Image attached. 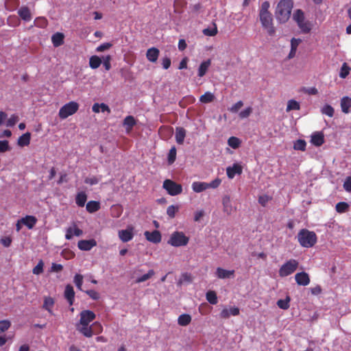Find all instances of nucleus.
<instances>
[{"label": "nucleus", "mask_w": 351, "mask_h": 351, "mask_svg": "<svg viewBox=\"0 0 351 351\" xmlns=\"http://www.w3.org/2000/svg\"><path fill=\"white\" fill-rule=\"evenodd\" d=\"M80 324L77 326V330L84 337H91L92 333L89 324L95 319V313L90 310H84L80 312Z\"/></svg>", "instance_id": "f257e3e1"}, {"label": "nucleus", "mask_w": 351, "mask_h": 351, "mask_svg": "<svg viewBox=\"0 0 351 351\" xmlns=\"http://www.w3.org/2000/svg\"><path fill=\"white\" fill-rule=\"evenodd\" d=\"M293 6L292 0H280L278 3L276 16L280 23H286L290 18Z\"/></svg>", "instance_id": "f03ea898"}, {"label": "nucleus", "mask_w": 351, "mask_h": 351, "mask_svg": "<svg viewBox=\"0 0 351 351\" xmlns=\"http://www.w3.org/2000/svg\"><path fill=\"white\" fill-rule=\"evenodd\" d=\"M298 241L300 245L303 247H312L315 245L317 241L316 234L307 229L303 228L298 233Z\"/></svg>", "instance_id": "7ed1b4c3"}, {"label": "nucleus", "mask_w": 351, "mask_h": 351, "mask_svg": "<svg viewBox=\"0 0 351 351\" xmlns=\"http://www.w3.org/2000/svg\"><path fill=\"white\" fill-rule=\"evenodd\" d=\"M189 241V237L181 231H175L171 235L167 243L173 247L186 246Z\"/></svg>", "instance_id": "20e7f679"}, {"label": "nucleus", "mask_w": 351, "mask_h": 351, "mask_svg": "<svg viewBox=\"0 0 351 351\" xmlns=\"http://www.w3.org/2000/svg\"><path fill=\"white\" fill-rule=\"evenodd\" d=\"M293 20L297 23L302 32L308 33L311 29V25L308 21H305L304 14L301 10H297L293 15Z\"/></svg>", "instance_id": "39448f33"}, {"label": "nucleus", "mask_w": 351, "mask_h": 351, "mask_svg": "<svg viewBox=\"0 0 351 351\" xmlns=\"http://www.w3.org/2000/svg\"><path fill=\"white\" fill-rule=\"evenodd\" d=\"M299 263L295 259H290L285 263L279 269L278 274L282 278L293 274L298 269Z\"/></svg>", "instance_id": "423d86ee"}, {"label": "nucleus", "mask_w": 351, "mask_h": 351, "mask_svg": "<svg viewBox=\"0 0 351 351\" xmlns=\"http://www.w3.org/2000/svg\"><path fill=\"white\" fill-rule=\"evenodd\" d=\"M79 109V104L75 101H70L60 108L58 115L61 119H65L74 114Z\"/></svg>", "instance_id": "0eeeda50"}, {"label": "nucleus", "mask_w": 351, "mask_h": 351, "mask_svg": "<svg viewBox=\"0 0 351 351\" xmlns=\"http://www.w3.org/2000/svg\"><path fill=\"white\" fill-rule=\"evenodd\" d=\"M260 21L263 27L267 29L270 36L275 34V27L273 25V19L270 12L259 13Z\"/></svg>", "instance_id": "6e6552de"}, {"label": "nucleus", "mask_w": 351, "mask_h": 351, "mask_svg": "<svg viewBox=\"0 0 351 351\" xmlns=\"http://www.w3.org/2000/svg\"><path fill=\"white\" fill-rule=\"evenodd\" d=\"M162 187L171 196L178 195L182 192V185L169 179H167L163 182Z\"/></svg>", "instance_id": "1a4fd4ad"}, {"label": "nucleus", "mask_w": 351, "mask_h": 351, "mask_svg": "<svg viewBox=\"0 0 351 351\" xmlns=\"http://www.w3.org/2000/svg\"><path fill=\"white\" fill-rule=\"evenodd\" d=\"M133 230V227H128L125 230H119L118 232V236L120 240L123 243L131 241L134 237Z\"/></svg>", "instance_id": "9d476101"}, {"label": "nucleus", "mask_w": 351, "mask_h": 351, "mask_svg": "<svg viewBox=\"0 0 351 351\" xmlns=\"http://www.w3.org/2000/svg\"><path fill=\"white\" fill-rule=\"evenodd\" d=\"M295 280L300 286H307L311 281L309 275L305 271L297 273L295 275Z\"/></svg>", "instance_id": "9b49d317"}, {"label": "nucleus", "mask_w": 351, "mask_h": 351, "mask_svg": "<svg viewBox=\"0 0 351 351\" xmlns=\"http://www.w3.org/2000/svg\"><path fill=\"white\" fill-rule=\"evenodd\" d=\"M96 245L97 242L95 239L81 240L77 243V247L79 249L84 251L90 250L93 247Z\"/></svg>", "instance_id": "f8f14e48"}, {"label": "nucleus", "mask_w": 351, "mask_h": 351, "mask_svg": "<svg viewBox=\"0 0 351 351\" xmlns=\"http://www.w3.org/2000/svg\"><path fill=\"white\" fill-rule=\"evenodd\" d=\"M146 239L154 243H158L161 241V234L158 230H154L152 232L146 231L145 232Z\"/></svg>", "instance_id": "ddd939ff"}, {"label": "nucleus", "mask_w": 351, "mask_h": 351, "mask_svg": "<svg viewBox=\"0 0 351 351\" xmlns=\"http://www.w3.org/2000/svg\"><path fill=\"white\" fill-rule=\"evenodd\" d=\"M242 171V167L237 163H234L232 167H228L226 169L227 176L230 179H232L236 174L241 175Z\"/></svg>", "instance_id": "4468645a"}, {"label": "nucleus", "mask_w": 351, "mask_h": 351, "mask_svg": "<svg viewBox=\"0 0 351 351\" xmlns=\"http://www.w3.org/2000/svg\"><path fill=\"white\" fill-rule=\"evenodd\" d=\"M17 13L20 18L24 21H29L32 19L29 8L25 5L21 6L18 10Z\"/></svg>", "instance_id": "2eb2a0df"}, {"label": "nucleus", "mask_w": 351, "mask_h": 351, "mask_svg": "<svg viewBox=\"0 0 351 351\" xmlns=\"http://www.w3.org/2000/svg\"><path fill=\"white\" fill-rule=\"evenodd\" d=\"M240 313L238 307H231L229 309L227 308H223L220 313V317L223 319H228L230 315L236 316Z\"/></svg>", "instance_id": "dca6fc26"}, {"label": "nucleus", "mask_w": 351, "mask_h": 351, "mask_svg": "<svg viewBox=\"0 0 351 351\" xmlns=\"http://www.w3.org/2000/svg\"><path fill=\"white\" fill-rule=\"evenodd\" d=\"M311 143L317 147L322 145L324 143V135L322 132H317L311 136Z\"/></svg>", "instance_id": "f3484780"}, {"label": "nucleus", "mask_w": 351, "mask_h": 351, "mask_svg": "<svg viewBox=\"0 0 351 351\" xmlns=\"http://www.w3.org/2000/svg\"><path fill=\"white\" fill-rule=\"evenodd\" d=\"M217 276L221 279L230 278L234 277V270H226L221 267H218L216 270Z\"/></svg>", "instance_id": "a211bd4d"}, {"label": "nucleus", "mask_w": 351, "mask_h": 351, "mask_svg": "<svg viewBox=\"0 0 351 351\" xmlns=\"http://www.w3.org/2000/svg\"><path fill=\"white\" fill-rule=\"evenodd\" d=\"M160 51L156 47H152L147 49L146 57L149 62H156L159 56Z\"/></svg>", "instance_id": "6ab92c4d"}, {"label": "nucleus", "mask_w": 351, "mask_h": 351, "mask_svg": "<svg viewBox=\"0 0 351 351\" xmlns=\"http://www.w3.org/2000/svg\"><path fill=\"white\" fill-rule=\"evenodd\" d=\"M22 224L26 226L29 229H32L37 222V219L34 216L27 215L21 219Z\"/></svg>", "instance_id": "aec40b11"}, {"label": "nucleus", "mask_w": 351, "mask_h": 351, "mask_svg": "<svg viewBox=\"0 0 351 351\" xmlns=\"http://www.w3.org/2000/svg\"><path fill=\"white\" fill-rule=\"evenodd\" d=\"M64 297L69 302L70 305H72L74 302L75 291L71 285H67L64 290Z\"/></svg>", "instance_id": "412c9836"}, {"label": "nucleus", "mask_w": 351, "mask_h": 351, "mask_svg": "<svg viewBox=\"0 0 351 351\" xmlns=\"http://www.w3.org/2000/svg\"><path fill=\"white\" fill-rule=\"evenodd\" d=\"M64 35L60 32H56L51 36V42L55 47H58L63 45Z\"/></svg>", "instance_id": "4be33fe9"}, {"label": "nucleus", "mask_w": 351, "mask_h": 351, "mask_svg": "<svg viewBox=\"0 0 351 351\" xmlns=\"http://www.w3.org/2000/svg\"><path fill=\"white\" fill-rule=\"evenodd\" d=\"M101 208V204L98 201H89L86 205V209L89 213H94Z\"/></svg>", "instance_id": "5701e85b"}, {"label": "nucleus", "mask_w": 351, "mask_h": 351, "mask_svg": "<svg viewBox=\"0 0 351 351\" xmlns=\"http://www.w3.org/2000/svg\"><path fill=\"white\" fill-rule=\"evenodd\" d=\"M186 136V130L184 128L178 127L176 129V141L179 145L184 143V138Z\"/></svg>", "instance_id": "b1692460"}, {"label": "nucleus", "mask_w": 351, "mask_h": 351, "mask_svg": "<svg viewBox=\"0 0 351 351\" xmlns=\"http://www.w3.org/2000/svg\"><path fill=\"white\" fill-rule=\"evenodd\" d=\"M87 200V195L84 191H80L76 194L75 204L79 207H84Z\"/></svg>", "instance_id": "393cba45"}, {"label": "nucleus", "mask_w": 351, "mask_h": 351, "mask_svg": "<svg viewBox=\"0 0 351 351\" xmlns=\"http://www.w3.org/2000/svg\"><path fill=\"white\" fill-rule=\"evenodd\" d=\"M210 64L211 60L210 59L202 62L198 68V76L202 77L205 75Z\"/></svg>", "instance_id": "a878e982"}, {"label": "nucleus", "mask_w": 351, "mask_h": 351, "mask_svg": "<svg viewBox=\"0 0 351 351\" xmlns=\"http://www.w3.org/2000/svg\"><path fill=\"white\" fill-rule=\"evenodd\" d=\"M136 124V119L133 116L131 115L127 116L124 119L123 123V126L125 127V129L128 132H130Z\"/></svg>", "instance_id": "bb28decb"}, {"label": "nucleus", "mask_w": 351, "mask_h": 351, "mask_svg": "<svg viewBox=\"0 0 351 351\" xmlns=\"http://www.w3.org/2000/svg\"><path fill=\"white\" fill-rule=\"evenodd\" d=\"M341 108L343 112L348 114L349 109L351 108V98L346 96L341 99Z\"/></svg>", "instance_id": "cd10ccee"}, {"label": "nucleus", "mask_w": 351, "mask_h": 351, "mask_svg": "<svg viewBox=\"0 0 351 351\" xmlns=\"http://www.w3.org/2000/svg\"><path fill=\"white\" fill-rule=\"evenodd\" d=\"M192 189L195 193H201L208 189V183L204 182H194L192 184Z\"/></svg>", "instance_id": "c85d7f7f"}, {"label": "nucleus", "mask_w": 351, "mask_h": 351, "mask_svg": "<svg viewBox=\"0 0 351 351\" xmlns=\"http://www.w3.org/2000/svg\"><path fill=\"white\" fill-rule=\"evenodd\" d=\"M31 134L26 132L21 135L18 139V145L21 147L27 146L30 143Z\"/></svg>", "instance_id": "c756f323"}, {"label": "nucleus", "mask_w": 351, "mask_h": 351, "mask_svg": "<svg viewBox=\"0 0 351 351\" xmlns=\"http://www.w3.org/2000/svg\"><path fill=\"white\" fill-rule=\"evenodd\" d=\"M191 322V316L189 314H182L178 318V324L181 326H188Z\"/></svg>", "instance_id": "7c9ffc66"}, {"label": "nucleus", "mask_w": 351, "mask_h": 351, "mask_svg": "<svg viewBox=\"0 0 351 351\" xmlns=\"http://www.w3.org/2000/svg\"><path fill=\"white\" fill-rule=\"evenodd\" d=\"M54 305V300L51 297H45L43 308L52 314V308Z\"/></svg>", "instance_id": "2f4dec72"}, {"label": "nucleus", "mask_w": 351, "mask_h": 351, "mask_svg": "<svg viewBox=\"0 0 351 351\" xmlns=\"http://www.w3.org/2000/svg\"><path fill=\"white\" fill-rule=\"evenodd\" d=\"M101 63V59L97 56H92L89 59V66L93 69L99 68Z\"/></svg>", "instance_id": "473e14b6"}, {"label": "nucleus", "mask_w": 351, "mask_h": 351, "mask_svg": "<svg viewBox=\"0 0 351 351\" xmlns=\"http://www.w3.org/2000/svg\"><path fill=\"white\" fill-rule=\"evenodd\" d=\"M47 25V19L43 16H38L34 21V25L39 28H45Z\"/></svg>", "instance_id": "72a5a7b5"}, {"label": "nucleus", "mask_w": 351, "mask_h": 351, "mask_svg": "<svg viewBox=\"0 0 351 351\" xmlns=\"http://www.w3.org/2000/svg\"><path fill=\"white\" fill-rule=\"evenodd\" d=\"M300 109V103L294 99L289 100L287 106V112L291 110H299Z\"/></svg>", "instance_id": "f704fd0d"}, {"label": "nucleus", "mask_w": 351, "mask_h": 351, "mask_svg": "<svg viewBox=\"0 0 351 351\" xmlns=\"http://www.w3.org/2000/svg\"><path fill=\"white\" fill-rule=\"evenodd\" d=\"M89 328H90L92 336L94 335L99 334L103 330L102 325L98 322H94L92 325L89 326Z\"/></svg>", "instance_id": "c9c22d12"}, {"label": "nucleus", "mask_w": 351, "mask_h": 351, "mask_svg": "<svg viewBox=\"0 0 351 351\" xmlns=\"http://www.w3.org/2000/svg\"><path fill=\"white\" fill-rule=\"evenodd\" d=\"M206 298L211 304H216L218 302L217 293L214 291H208L206 294Z\"/></svg>", "instance_id": "e433bc0d"}, {"label": "nucleus", "mask_w": 351, "mask_h": 351, "mask_svg": "<svg viewBox=\"0 0 351 351\" xmlns=\"http://www.w3.org/2000/svg\"><path fill=\"white\" fill-rule=\"evenodd\" d=\"M215 99L214 95L210 92H206L204 95H202L199 101L203 104H208L212 102Z\"/></svg>", "instance_id": "4c0bfd02"}, {"label": "nucleus", "mask_w": 351, "mask_h": 351, "mask_svg": "<svg viewBox=\"0 0 351 351\" xmlns=\"http://www.w3.org/2000/svg\"><path fill=\"white\" fill-rule=\"evenodd\" d=\"M350 71L351 68L349 65L346 62L343 63L339 72V77L345 79L350 74Z\"/></svg>", "instance_id": "58836bf2"}, {"label": "nucleus", "mask_w": 351, "mask_h": 351, "mask_svg": "<svg viewBox=\"0 0 351 351\" xmlns=\"http://www.w3.org/2000/svg\"><path fill=\"white\" fill-rule=\"evenodd\" d=\"M155 275V271L153 269H149L148 272L136 278V282L140 283L145 282Z\"/></svg>", "instance_id": "ea45409f"}, {"label": "nucleus", "mask_w": 351, "mask_h": 351, "mask_svg": "<svg viewBox=\"0 0 351 351\" xmlns=\"http://www.w3.org/2000/svg\"><path fill=\"white\" fill-rule=\"evenodd\" d=\"M306 147V143L304 140L299 139L297 140L293 145V149L295 150L305 151Z\"/></svg>", "instance_id": "a19ab883"}, {"label": "nucleus", "mask_w": 351, "mask_h": 351, "mask_svg": "<svg viewBox=\"0 0 351 351\" xmlns=\"http://www.w3.org/2000/svg\"><path fill=\"white\" fill-rule=\"evenodd\" d=\"M289 302H290L289 297H287L284 300H282V299L278 300L277 302V305L280 308L283 309V310H287L289 308Z\"/></svg>", "instance_id": "79ce46f5"}, {"label": "nucleus", "mask_w": 351, "mask_h": 351, "mask_svg": "<svg viewBox=\"0 0 351 351\" xmlns=\"http://www.w3.org/2000/svg\"><path fill=\"white\" fill-rule=\"evenodd\" d=\"M241 141L239 138L231 136L228 140V144L233 149H237L239 147Z\"/></svg>", "instance_id": "37998d69"}, {"label": "nucleus", "mask_w": 351, "mask_h": 351, "mask_svg": "<svg viewBox=\"0 0 351 351\" xmlns=\"http://www.w3.org/2000/svg\"><path fill=\"white\" fill-rule=\"evenodd\" d=\"M322 114L328 116L329 117H332L334 115V108L328 104L325 105L321 110Z\"/></svg>", "instance_id": "c03bdc74"}, {"label": "nucleus", "mask_w": 351, "mask_h": 351, "mask_svg": "<svg viewBox=\"0 0 351 351\" xmlns=\"http://www.w3.org/2000/svg\"><path fill=\"white\" fill-rule=\"evenodd\" d=\"M179 210V206L171 205L167 209V214L169 218L173 219L175 217L176 213Z\"/></svg>", "instance_id": "a18cd8bd"}, {"label": "nucleus", "mask_w": 351, "mask_h": 351, "mask_svg": "<svg viewBox=\"0 0 351 351\" xmlns=\"http://www.w3.org/2000/svg\"><path fill=\"white\" fill-rule=\"evenodd\" d=\"M349 205L344 202H339L336 204L335 208L337 213H343L348 209Z\"/></svg>", "instance_id": "49530a36"}, {"label": "nucleus", "mask_w": 351, "mask_h": 351, "mask_svg": "<svg viewBox=\"0 0 351 351\" xmlns=\"http://www.w3.org/2000/svg\"><path fill=\"white\" fill-rule=\"evenodd\" d=\"M192 282L191 275L189 273H183L178 281V285H182L184 282L190 283Z\"/></svg>", "instance_id": "de8ad7c7"}, {"label": "nucleus", "mask_w": 351, "mask_h": 351, "mask_svg": "<svg viewBox=\"0 0 351 351\" xmlns=\"http://www.w3.org/2000/svg\"><path fill=\"white\" fill-rule=\"evenodd\" d=\"M176 158V148L173 146L172 147L168 154V162L169 164H173Z\"/></svg>", "instance_id": "09e8293b"}, {"label": "nucleus", "mask_w": 351, "mask_h": 351, "mask_svg": "<svg viewBox=\"0 0 351 351\" xmlns=\"http://www.w3.org/2000/svg\"><path fill=\"white\" fill-rule=\"evenodd\" d=\"M74 283L79 290L82 291V286L83 283V276L81 274H76L74 277Z\"/></svg>", "instance_id": "8fccbe9b"}, {"label": "nucleus", "mask_w": 351, "mask_h": 351, "mask_svg": "<svg viewBox=\"0 0 351 351\" xmlns=\"http://www.w3.org/2000/svg\"><path fill=\"white\" fill-rule=\"evenodd\" d=\"M223 210L225 212L229 213L232 210L230 206V199L229 197H225L223 198Z\"/></svg>", "instance_id": "3c124183"}, {"label": "nucleus", "mask_w": 351, "mask_h": 351, "mask_svg": "<svg viewBox=\"0 0 351 351\" xmlns=\"http://www.w3.org/2000/svg\"><path fill=\"white\" fill-rule=\"evenodd\" d=\"M43 266H44L43 261L42 260H40L38 263L37 265L34 267V269L32 270L33 274L38 275V274H40L41 273H43Z\"/></svg>", "instance_id": "603ef678"}, {"label": "nucleus", "mask_w": 351, "mask_h": 351, "mask_svg": "<svg viewBox=\"0 0 351 351\" xmlns=\"http://www.w3.org/2000/svg\"><path fill=\"white\" fill-rule=\"evenodd\" d=\"M11 326V323L8 320L0 321V333L7 330Z\"/></svg>", "instance_id": "864d4df0"}, {"label": "nucleus", "mask_w": 351, "mask_h": 351, "mask_svg": "<svg viewBox=\"0 0 351 351\" xmlns=\"http://www.w3.org/2000/svg\"><path fill=\"white\" fill-rule=\"evenodd\" d=\"M203 33L206 36H214L217 34V28L216 26L213 28H206L203 30Z\"/></svg>", "instance_id": "5fc2aeb1"}, {"label": "nucleus", "mask_w": 351, "mask_h": 351, "mask_svg": "<svg viewBox=\"0 0 351 351\" xmlns=\"http://www.w3.org/2000/svg\"><path fill=\"white\" fill-rule=\"evenodd\" d=\"M86 293L93 300H97L99 299V293L95 290H87Z\"/></svg>", "instance_id": "6e6d98bb"}, {"label": "nucleus", "mask_w": 351, "mask_h": 351, "mask_svg": "<svg viewBox=\"0 0 351 351\" xmlns=\"http://www.w3.org/2000/svg\"><path fill=\"white\" fill-rule=\"evenodd\" d=\"M112 46V45L110 43H104L100 45L99 46H98L96 49V51L97 52H102V51L109 49Z\"/></svg>", "instance_id": "4d7b16f0"}, {"label": "nucleus", "mask_w": 351, "mask_h": 351, "mask_svg": "<svg viewBox=\"0 0 351 351\" xmlns=\"http://www.w3.org/2000/svg\"><path fill=\"white\" fill-rule=\"evenodd\" d=\"M243 106V103L242 101H239L236 104H234L230 109L229 110L231 112L237 113L239 109Z\"/></svg>", "instance_id": "13d9d810"}, {"label": "nucleus", "mask_w": 351, "mask_h": 351, "mask_svg": "<svg viewBox=\"0 0 351 351\" xmlns=\"http://www.w3.org/2000/svg\"><path fill=\"white\" fill-rule=\"evenodd\" d=\"M252 112V108L248 107V108H245V110L240 112L239 117L241 119L247 118L250 115Z\"/></svg>", "instance_id": "bf43d9fd"}, {"label": "nucleus", "mask_w": 351, "mask_h": 351, "mask_svg": "<svg viewBox=\"0 0 351 351\" xmlns=\"http://www.w3.org/2000/svg\"><path fill=\"white\" fill-rule=\"evenodd\" d=\"M111 56L110 55L104 58L103 65L106 71H109L111 68Z\"/></svg>", "instance_id": "052dcab7"}, {"label": "nucleus", "mask_w": 351, "mask_h": 351, "mask_svg": "<svg viewBox=\"0 0 351 351\" xmlns=\"http://www.w3.org/2000/svg\"><path fill=\"white\" fill-rule=\"evenodd\" d=\"M10 149L9 143L8 141H0V152H5Z\"/></svg>", "instance_id": "680f3d73"}, {"label": "nucleus", "mask_w": 351, "mask_h": 351, "mask_svg": "<svg viewBox=\"0 0 351 351\" xmlns=\"http://www.w3.org/2000/svg\"><path fill=\"white\" fill-rule=\"evenodd\" d=\"M19 121V117L17 115L12 114L7 121V125L12 127L14 126Z\"/></svg>", "instance_id": "e2e57ef3"}, {"label": "nucleus", "mask_w": 351, "mask_h": 351, "mask_svg": "<svg viewBox=\"0 0 351 351\" xmlns=\"http://www.w3.org/2000/svg\"><path fill=\"white\" fill-rule=\"evenodd\" d=\"M221 180L219 178H216L211 182L208 183V189H216L221 184Z\"/></svg>", "instance_id": "0e129e2a"}, {"label": "nucleus", "mask_w": 351, "mask_h": 351, "mask_svg": "<svg viewBox=\"0 0 351 351\" xmlns=\"http://www.w3.org/2000/svg\"><path fill=\"white\" fill-rule=\"evenodd\" d=\"M0 242L4 247H8L12 243V239L10 237H5L1 239Z\"/></svg>", "instance_id": "69168bd1"}, {"label": "nucleus", "mask_w": 351, "mask_h": 351, "mask_svg": "<svg viewBox=\"0 0 351 351\" xmlns=\"http://www.w3.org/2000/svg\"><path fill=\"white\" fill-rule=\"evenodd\" d=\"M84 182L86 184H90V185H95L98 184L99 179L96 178L95 176L91 177V178H86L84 180Z\"/></svg>", "instance_id": "338daca9"}, {"label": "nucleus", "mask_w": 351, "mask_h": 351, "mask_svg": "<svg viewBox=\"0 0 351 351\" xmlns=\"http://www.w3.org/2000/svg\"><path fill=\"white\" fill-rule=\"evenodd\" d=\"M343 188L348 192H351V176L348 177L343 183Z\"/></svg>", "instance_id": "774afa93"}]
</instances>
